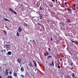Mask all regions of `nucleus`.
<instances>
[{"label": "nucleus", "mask_w": 78, "mask_h": 78, "mask_svg": "<svg viewBox=\"0 0 78 78\" xmlns=\"http://www.w3.org/2000/svg\"><path fill=\"white\" fill-rule=\"evenodd\" d=\"M42 27H43V29L44 30H45V28H44V26L43 25H42Z\"/></svg>", "instance_id": "nucleus-29"}, {"label": "nucleus", "mask_w": 78, "mask_h": 78, "mask_svg": "<svg viewBox=\"0 0 78 78\" xmlns=\"http://www.w3.org/2000/svg\"><path fill=\"white\" fill-rule=\"evenodd\" d=\"M52 65L53 67L54 66V62L53 61L52 62Z\"/></svg>", "instance_id": "nucleus-16"}, {"label": "nucleus", "mask_w": 78, "mask_h": 78, "mask_svg": "<svg viewBox=\"0 0 78 78\" xmlns=\"http://www.w3.org/2000/svg\"><path fill=\"white\" fill-rule=\"evenodd\" d=\"M36 70H37L36 69H35V71H36Z\"/></svg>", "instance_id": "nucleus-52"}, {"label": "nucleus", "mask_w": 78, "mask_h": 78, "mask_svg": "<svg viewBox=\"0 0 78 78\" xmlns=\"http://www.w3.org/2000/svg\"><path fill=\"white\" fill-rule=\"evenodd\" d=\"M4 20L5 21H8V22H9V20H8V19H6V18H4Z\"/></svg>", "instance_id": "nucleus-14"}, {"label": "nucleus", "mask_w": 78, "mask_h": 78, "mask_svg": "<svg viewBox=\"0 0 78 78\" xmlns=\"http://www.w3.org/2000/svg\"><path fill=\"white\" fill-rule=\"evenodd\" d=\"M2 53H3V51L2 50Z\"/></svg>", "instance_id": "nucleus-43"}, {"label": "nucleus", "mask_w": 78, "mask_h": 78, "mask_svg": "<svg viewBox=\"0 0 78 78\" xmlns=\"http://www.w3.org/2000/svg\"><path fill=\"white\" fill-rule=\"evenodd\" d=\"M37 24L38 25H40V26H41V24L40 23H37Z\"/></svg>", "instance_id": "nucleus-28"}, {"label": "nucleus", "mask_w": 78, "mask_h": 78, "mask_svg": "<svg viewBox=\"0 0 78 78\" xmlns=\"http://www.w3.org/2000/svg\"><path fill=\"white\" fill-rule=\"evenodd\" d=\"M60 61H62V59H61V58H60Z\"/></svg>", "instance_id": "nucleus-39"}, {"label": "nucleus", "mask_w": 78, "mask_h": 78, "mask_svg": "<svg viewBox=\"0 0 78 78\" xmlns=\"http://www.w3.org/2000/svg\"><path fill=\"white\" fill-rule=\"evenodd\" d=\"M71 65L72 66V65H73V63H71Z\"/></svg>", "instance_id": "nucleus-45"}, {"label": "nucleus", "mask_w": 78, "mask_h": 78, "mask_svg": "<svg viewBox=\"0 0 78 78\" xmlns=\"http://www.w3.org/2000/svg\"><path fill=\"white\" fill-rule=\"evenodd\" d=\"M65 78H67V77L65 76Z\"/></svg>", "instance_id": "nucleus-48"}, {"label": "nucleus", "mask_w": 78, "mask_h": 78, "mask_svg": "<svg viewBox=\"0 0 78 78\" xmlns=\"http://www.w3.org/2000/svg\"><path fill=\"white\" fill-rule=\"evenodd\" d=\"M50 6L51 7V8H52V7H53V6L52 5H51Z\"/></svg>", "instance_id": "nucleus-34"}, {"label": "nucleus", "mask_w": 78, "mask_h": 78, "mask_svg": "<svg viewBox=\"0 0 78 78\" xmlns=\"http://www.w3.org/2000/svg\"><path fill=\"white\" fill-rule=\"evenodd\" d=\"M33 41H34V44H35V41H34V40H33Z\"/></svg>", "instance_id": "nucleus-37"}, {"label": "nucleus", "mask_w": 78, "mask_h": 78, "mask_svg": "<svg viewBox=\"0 0 78 78\" xmlns=\"http://www.w3.org/2000/svg\"><path fill=\"white\" fill-rule=\"evenodd\" d=\"M5 28H8V27H5Z\"/></svg>", "instance_id": "nucleus-50"}, {"label": "nucleus", "mask_w": 78, "mask_h": 78, "mask_svg": "<svg viewBox=\"0 0 78 78\" xmlns=\"http://www.w3.org/2000/svg\"><path fill=\"white\" fill-rule=\"evenodd\" d=\"M0 78H2V77L1 76H0Z\"/></svg>", "instance_id": "nucleus-46"}, {"label": "nucleus", "mask_w": 78, "mask_h": 78, "mask_svg": "<svg viewBox=\"0 0 78 78\" xmlns=\"http://www.w3.org/2000/svg\"><path fill=\"white\" fill-rule=\"evenodd\" d=\"M40 31H42V30L41 29H40Z\"/></svg>", "instance_id": "nucleus-44"}, {"label": "nucleus", "mask_w": 78, "mask_h": 78, "mask_svg": "<svg viewBox=\"0 0 78 78\" xmlns=\"http://www.w3.org/2000/svg\"><path fill=\"white\" fill-rule=\"evenodd\" d=\"M52 57L50 55H49L47 56V59H50V58H51Z\"/></svg>", "instance_id": "nucleus-11"}, {"label": "nucleus", "mask_w": 78, "mask_h": 78, "mask_svg": "<svg viewBox=\"0 0 78 78\" xmlns=\"http://www.w3.org/2000/svg\"><path fill=\"white\" fill-rule=\"evenodd\" d=\"M33 62L34 63L35 67H37V64H36V62L34 60L33 61Z\"/></svg>", "instance_id": "nucleus-6"}, {"label": "nucleus", "mask_w": 78, "mask_h": 78, "mask_svg": "<svg viewBox=\"0 0 78 78\" xmlns=\"http://www.w3.org/2000/svg\"><path fill=\"white\" fill-rule=\"evenodd\" d=\"M67 21L68 23H70V22H71V21H70V19L67 20Z\"/></svg>", "instance_id": "nucleus-13"}, {"label": "nucleus", "mask_w": 78, "mask_h": 78, "mask_svg": "<svg viewBox=\"0 0 78 78\" xmlns=\"http://www.w3.org/2000/svg\"><path fill=\"white\" fill-rule=\"evenodd\" d=\"M58 68L59 69L61 68V66L59 65H58L57 66Z\"/></svg>", "instance_id": "nucleus-25"}, {"label": "nucleus", "mask_w": 78, "mask_h": 78, "mask_svg": "<svg viewBox=\"0 0 78 78\" xmlns=\"http://www.w3.org/2000/svg\"><path fill=\"white\" fill-rule=\"evenodd\" d=\"M13 75L15 76H16V77H17V73H15L14 72V73H13Z\"/></svg>", "instance_id": "nucleus-7"}, {"label": "nucleus", "mask_w": 78, "mask_h": 78, "mask_svg": "<svg viewBox=\"0 0 78 78\" xmlns=\"http://www.w3.org/2000/svg\"><path fill=\"white\" fill-rule=\"evenodd\" d=\"M40 9L41 10V9H42V7H41V6H40Z\"/></svg>", "instance_id": "nucleus-27"}, {"label": "nucleus", "mask_w": 78, "mask_h": 78, "mask_svg": "<svg viewBox=\"0 0 78 78\" xmlns=\"http://www.w3.org/2000/svg\"><path fill=\"white\" fill-rule=\"evenodd\" d=\"M39 15H40L39 16L40 19H42V17H43V15L41 14V13L40 12L39 13Z\"/></svg>", "instance_id": "nucleus-3"}, {"label": "nucleus", "mask_w": 78, "mask_h": 78, "mask_svg": "<svg viewBox=\"0 0 78 78\" xmlns=\"http://www.w3.org/2000/svg\"><path fill=\"white\" fill-rule=\"evenodd\" d=\"M50 66H51V64H50Z\"/></svg>", "instance_id": "nucleus-53"}, {"label": "nucleus", "mask_w": 78, "mask_h": 78, "mask_svg": "<svg viewBox=\"0 0 78 78\" xmlns=\"http://www.w3.org/2000/svg\"><path fill=\"white\" fill-rule=\"evenodd\" d=\"M7 30H9V29H8V27H7Z\"/></svg>", "instance_id": "nucleus-51"}, {"label": "nucleus", "mask_w": 78, "mask_h": 78, "mask_svg": "<svg viewBox=\"0 0 78 78\" xmlns=\"http://www.w3.org/2000/svg\"><path fill=\"white\" fill-rule=\"evenodd\" d=\"M3 51H4V52H6V50L4 49Z\"/></svg>", "instance_id": "nucleus-33"}, {"label": "nucleus", "mask_w": 78, "mask_h": 78, "mask_svg": "<svg viewBox=\"0 0 78 78\" xmlns=\"http://www.w3.org/2000/svg\"><path fill=\"white\" fill-rule=\"evenodd\" d=\"M5 47H6L7 49H9V48H10L9 44H7L5 45Z\"/></svg>", "instance_id": "nucleus-4"}, {"label": "nucleus", "mask_w": 78, "mask_h": 78, "mask_svg": "<svg viewBox=\"0 0 78 78\" xmlns=\"http://www.w3.org/2000/svg\"><path fill=\"white\" fill-rule=\"evenodd\" d=\"M21 72H23V71H24V69H23V67H21Z\"/></svg>", "instance_id": "nucleus-12"}, {"label": "nucleus", "mask_w": 78, "mask_h": 78, "mask_svg": "<svg viewBox=\"0 0 78 78\" xmlns=\"http://www.w3.org/2000/svg\"><path fill=\"white\" fill-rule=\"evenodd\" d=\"M9 73L10 74H12V72H9Z\"/></svg>", "instance_id": "nucleus-35"}, {"label": "nucleus", "mask_w": 78, "mask_h": 78, "mask_svg": "<svg viewBox=\"0 0 78 78\" xmlns=\"http://www.w3.org/2000/svg\"><path fill=\"white\" fill-rule=\"evenodd\" d=\"M74 43H75V44H78V42L76 41H75L74 42Z\"/></svg>", "instance_id": "nucleus-24"}, {"label": "nucleus", "mask_w": 78, "mask_h": 78, "mask_svg": "<svg viewBox=\"0 0 78 78\" xmlns=\"http://www.w3.org/2000/svg\"><path fill=\"white\" fill-rule=\"evenodd\" d=\"M5 76H8V74H9V73L8 72V70L7 69H5Z\"/></svg>", "instance_id": "nucleus-2"}, {"label": "nucleus", "mask_w": 78, "mask_h": 78, "mask_svg": "<svg viewBox=\"0 0 78 78\" xmlns=\"http://www.w3.org/2000/svg\"><path fill=\"white\" fill-rule=\"evenodd\" d=\"M24 10V8H23L21 9V11H23Z\"/></svg>", "instance_id": "nucleus-22"}, {"label": "nucleus", "mask_w": 78, "mask_h": 78, "mask_svg": "<svg viewBox=\"0 0 78 78\" xmlns=\"http://www.w3.org/2000/svg\"><path fill=\"white\" fill-rule=\"evenodd\" d=\"M18 31L19 32H21V31H22V29L21 28V27H19L18 30Z\"/></svg>", "instance_id": "nucleus-5"}, {"label": "nucleus", "mask_w": 78, "mask_h": 78, "mask_svg": "<svg viewBox=\"0 0 78 78\" xmlns=\"http://www.w3.org/2000/svg\"><path fill=\"white\" fill-rule=\"evenodd\" d=\"M3 32L5 34V35H7V33L6 32V31L3 30Z\"/></svg>", "instance_id": "nucleus-15"}, {"label": "nucleus", "mask_w": 78, "mask_h": 78, "mask_svg": "<svg viewBox=\"0 0 78 78\" xmlns=\"http://www.w3.org/2000/svg\"><path fill=\"white\" fill-rule=\"evenodd\" d=\"M52 39L51 38V41H52Z\"/></svg>", "instance_id": "nucleus-40"}, {"label": "nucleus", "mask_w": 78, "mask_h": 78, "mask_svg": "<svg viewBox=\"0 0 78 78\" xmlns=\"http://www.w3.org/2000/svg\"><path fill=\"white\" fill-rule=\"evenodd\" d=\"M24 26H25V27H27V24L25 23H24Z\"/></svg>", "instance_id": "nucleus-17"}, {"label": "nucleus", "mask_w": 78, "mask_h": 78, "mask_svg": "<svg viewBox=\"0 0 78 78\" xmlns=\"http://www.w3.org/2000/svg\"><path fill=\"white\" fill-rule=\"evenodd\" d=\"M7 54H8V55H11V54H12V52L10 51H9L7 52Z\"/></svg>", "instance_id": "nucleus-10"}, {"label": "nucleus", "mask_w": 78, "mask_h": 78, "mask_svg": "<svg viewBox=\"0 0 78 78\" xmlns=\"http://www.w3.org/2000/svg\"><path fill=\"white\" fill-rule=\"evenodd\" d=\"M16 36H17L19 37V32H17L16 33Z\"/></svg>", "instance_id": "nucleus-18"}, {"label": "nucleus", "mask_w": 78, "mask_h": 78, "mask_svg": "<svg viewBox=\"0 0 78 78\" xmlns=\"http://www.w3.org/2000/svg\"><path fill=\"white\" fill-rule=\"evenodd\" d=\"M9 10L10 11L12 12H13L15 14H17V12H16L15 11L13 10L12 9L9 8Z\"/></svg>", "instance_id": "nucleus-1"}, {"label": "nucleus", "mask_w": 78, "mask_h": 78, "mask_svg": "<svg viewBox=\"0 0 78 78\" xmlns=\"http://www.w3.org/2000/svg\"><path fill=\"white\" fill-rule=\"evenodd\" d=\"M66 76L67 77V78H70V77L69 76Z\"/></svg>", "instance_id": "nucleus-31"}, {"label": "nucleus", "mask_w": 78, "mask_h": 78, "mask_svg": "<svg viewBox=\"0 0 78 78\" xmlns=\"http://www.w3.org/2000/svg\"><path fill=\"white\" fill-rule=\"evenodd\" d=\"M65 1H67V0H65Z\"/></svg>", "instance_id": "nucleus-54"}, {"label": "nucleus", "mask_w": 78, "mask_h": 78, "mask_svg": "<svg viewBox=\"0 0 78 78\" xmlns=\"http://www.w3.org/2000/svg\"><path fill=\"white\" fill-rule=\"evenodd\" d=\"M75 6H76V4H74V5H73L74 8H75Z\"/></svg>", "instance_id": "nucleus-30"}, {"label": "nucleus", "mask_w": 78, "mask_h": 78, "mask_svg": "<svg viewBox=\"0 0 78 78\" xmlns=\"http://www.w3.org/2000/svg\"><path fill=\"white\" fill-rule=\"evenodd\" d=\"M75 8L73 9L74 10H75Z\"/></svg>", "instance_id": "nucleus-47"}, {"label": "nucleus", "mask_w": 78, "mask_h": 78, "mask_svg": "<svg viewBox=\"0 0 78 78\" xmlns=\"http://www.w3.org/2000/svg\"><path fill=\"white\" fill-rule=\"evenodd\" d=\"M8 78H12V76H8Z\"/></svg>", "instance_id": "nucleus-19"}, {"label": "nucleus", "mask_w": 78, "mask_h": 78, "mask_svg": "<svg viewBox=\"0 0 78 78\" xmlns=\"http://www.w3.org/2000/svg\"><path fill=\"white\" fill-rule=\"evenodd\" d=\"M58 3L60 5H61V3H60V2H58Z\"/></svg>", "instance_id": "nucleus-38"}, {"label": "nucleus", "mask_w": 78, "mask_h": 78, "mask_svg": "<svg viewBox=\"0 0 78 78\" xmlns=\"http://www.w3.org/2000/svg\"><path fill=\"white\" fill-rule=\"evenodd\" d=\"M65 5H67V2H65Z\"/></svg>", "instance_id": "nucleus-42"}, {"label": "nucleus", "mask_w": 78, "mask_h": 78, "mask_svg": "<svg viewBox=\"0 0 78 78\" xmlns=\"http://www.w3.org/2000/svg\"><path fill=\"white\" fill-rule=\"evenodd\" d=\"M30 67H33V66L32 63L31 62H30Z\"/></svg>", "instance_id": "nucleus-9"}, {"label": "nucleus", "mask_w": 78, "mask_h": 78, "mask_svg": "<svg viewBox=\"0 0 78 78\" xmlns=\"http://www.w3.org/2000/svg\"><path fill=\"white\" fill-rule=\"evenodd\" d=\"M75 74H74V73H73L72 76L73 77H75Z\"/></svg>", "instance_id": "nucleus-21"}, {"label": "nucleus", "mask_w": 78, "mask_h": 78, "mask_svg": "<svg viewBox=\"0 0 78 78\" xmlns=\"http://www.w3.org/2000/svg\"><path fill=\"white\" fill-rule=\"evenodd\" d=\"M55 0H52V1L53 2H55Z\"/></svg>", "instance_id": "nucleus-41"}, {"label": "nucleus", "mask_w": 78, "mask_h": 78, "mask_svg": "<svg viewBox=\"0 0 78 78\" xmlns=\"http://www.w3.org/2000/svg\"><path fill=\"white\" fill-rule=\"evenodd\" d=\"M48 50L49 51H50V50H51V49H50V48H48Z\"/></svg>", "instance_id": "nucleus-32"}, {"label": "nucleus", "mask_w": 78, "mask_h": 78, "mask_svg": "<svg viewBox=\"0 0 78 78\" xmlns=\"http://www.w3.org/2000/svg\"><path fill=\"white\" fill-rule=\"evenodd\" d=\"M17 62H19V63H20V62H21V59L20 58H18L17 60Z\"/></svg>", "instance_id": "nucleus-8"}, {"label": "nucleus", "mask_w": 78, "mask_h": 78, "mask_svg": "<svg viewBox=\"0 0 78 78\" xmlns=\"http://www.w3.org/2000/svg\"><path fill=\"white\" fill-rule=\"evenodd\" d=\"M21 76H22V78H24L25 77V76L23 75H21Z\"/></svg>", "instance_id": "nucleus-26"}, {"label": "nucleus", "mask_w": 78, "mask_h": 78, "mask_svg": "<svg viewBox=\"0 0 78 78\" xmlns=\"http://www.w3.org/2000/svg\"><path fill=\"white\" fill-rule=\"evenodd\" d=\"M67 10L68 11H71V9L68 8V9H67Z\"/></svg>", "instance_id": "nucleus-23"}, {"label": "nucleus", "mask_w": 78, "mask_h": 78, "mask_svg": "<svg viewBox=\"0 0 78 78\" xmlns=\"http://www.w3.org/2000/svg\"><path fill=\"white\" fill-rule=\"evenodd\" d=\"M71 41L72 42H75V41Z\"/></svg>", "instance_id": "nucleus-36"}, {"label": "nucleus", "mask_w": 78, "mask_h": 78, "mask_svg": "<svg viewBox=\"0 0 78 78\" xmlns=\"http://www.w3.org/2000/svg\"><path fill=\"white\" fill-rule=\"evenodd\" d=\"M57 64L55 65V66H56V67H57Z\"/></svg>", "instance_id": "nucleus-49"}, {"label": "nucleus", "mask_w": 78, "mask_h": 78, "mask_svg": "<svg viewBox=\"0 0 78 78\" xmlns=\"http://www.w3.org/2000/svg\"><path fill=\"white\" fill-rule=\"evenodd\" d=\"M46 53L47 55V56H48V55H49V54L48 53V52H47V51H46Z\"/></svg>", "instance_id": "nucleus-20"}]
</instances>
